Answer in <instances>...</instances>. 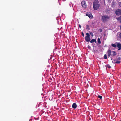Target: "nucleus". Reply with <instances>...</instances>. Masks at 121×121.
Here are the masks:
<instances>
[{"label":"nucleus","mask_w":121,"mask_h":121,"mask_svg":"<svg viewBox=\"0 0 121 121\" xmlns=\"http://www.w3.org/2000/svg\"><path fill=\"white\" fill-rule=\"evenodd\" d=\"M99 3V2L98 1L93 2V6L94 10H96L99 9L100 6Z\"/></svg>","instance_id":"obj_1"},{"label":"nucleus","mask_w":121,"mask_h":121,"mask_svg":"<svg viewBox=\"0 0 121 121\" xmlns=\"http://www.w3.org/2000/svg\"><path fill=\"white\" fill-rule=\"evenodd\" d=\"M109 19V17L106 15H103L101 17V20L103 22H106Z\"/></svg>","instance_id":"obj_2"},{"label":"nucleus","mask_w":121,"mask_h":121,"mask_svg":"<svg viewBox=\"0 0 121 121\" xmlns=\"http://www.w3.org/2000/svg\"><path fill=\"white\" fill-rule=\"evenodd\" d=\"M86 36H85V39L86 42H88L90 41L91 39L90 37V35L88 33L86 34Z\"/></svg>","instance_id":"obj_3"},{"label":"nucleus","mask_w":121,"mask_h":121,"mask_svg":"<svg viewBox=\"0 0 121 121\" xmlns=\"http://www.w3.org/2000/svg\"><path fill=\"white\" fill-rule=\"evenodd\" d=\"M81 4L83 8H86V4L85 1H82L81 3Z\"/></svg>","instance_id":"obj_4"},{"label":"nucleus","mask_w":121,"mask_h":121,"mask_svg":"<svg viewBox=\"0 0 121 121\" xmlns=\"http://www.w3.org/2000/svg\"><path fill=\"white\" fill-rule=\"evenodd\" d=\"M115 13L116 15L118 16H119L121 15V10L118 9L116 10L115 11Z\"/></svg>","instance_id":"obj_5"},{"label":"nucleus","mask_w":121,"mask_h":121,"mask_svg":"<svg viewBox=\"0 0 121 121\" xmlns=\"http://www.w3.org/2000/svg\"><path fill=\"white\" fill-rule=\"evenodd\" d=\"M86 16L89 17L90 18L92 19L93 17V16L90 12L86 13Z\"/></svg>","instance_id":"obj_6"},{"label":"nucleus","mask_w":121,"mask_h":121,"mask_svg":"<svg viewBox=\"0 0 121 121\" xmlns=\"http://www.w3.org/2000/svg\"><path fill=\"white\" fill-rule=\"evenodd\" d=\"M112 52H111V50L108 49L107 52V53H108V56L109 57L111 55H112L111 53Z\"/></svg>","instance_id":"obj_7"},{"label":"nucleus","mask_w":121,"mask_h":121,"mask_svg":"<svg viewBox=\"0 0 121 121\" xmlns=\"http://www.w3.org/2000/svg\"><path fill=\"white\" fill-rule=\"evenodd\" d=\"M117 46L118 48V50H119L121 49V44L120 43H118L117 44Z\"/></svg>","instance_id":"obj_8"},{"label":"nucleus","mask_w":121,"mask_h":121,"mask_svg":"<svg viewBox=\"0 0 121 121\" xmlns=\"http://www.w3.org/2000/svg\"><path fill=\"white\" fill-rule=\"evenodd\" d=\"M77 107V105L75 103H73L72 105V107L73 108L75 109Z\"/></svg>","instance_id":"obj_9"},{"label":"nucleus","mask_w":121,"mask_h":121,"mask_svg":"<svg viewBox=\"0 0 121 121\" xmlns=\"http://www.w3.org/2000/svg\"><path fill=\"white\" fill-rule=\"evenodd\" d=\"M96 39H92L90 41V42L91 43H92L94 42H95V43H96Z\"/></svg>","instance_id":"obj_10"},{"label":"nucleus","mask_w":121,"mask_h":121,"mask_svg":"<svg viewBox=\"0 0 121 121\" xmlns=\"http://www.w3.org/2000/svg\"><path fill=\"white\" fill-rule=\"evenodd\" d=\"M112 56H115L116 55V52L114 51H112Z\"/></svg>","instance_id":"obj_11"},{"label":"nucleus","mask_w":121,"mask_h":121,"mask_svg":"<svg viewBox=\"0 0 121 121\" xmlns=\"http://www.w3.org/2000/svg\"><path fill=\"white\" fill-rule=\"evenodd\" d=\"M116 19L117 20L119 21L121 23V16H120L119 17L117 18Z\"/></svg>","instance_id":"obj_12"},{"label":"nucleus","mask_w":121,"mask_h":121,"mask_svg":"<svg viewBox=\"0 0 121 121\" xmlns=\"http://www.w3.org/2000/svg\"><path fill=\"white\" fill-rule=\"evenodd\" d=\"M97 41L99 44H100L101 43V42L100 39L99 38H98L97 39Z\"/></svg>","instance_id":"obj_13"},{"label":"nucleus","mask_w":121,"mask_h":121,"mask_svg":"<svg viewBox=\"0 0 121 121\" xmlns=\"http://www.w3.org/2000/svg\"><path fill=\"white\" fill-rule=\"evenodd\" d=\"M111 45L112 47L114 48H116L117 47L116 45L115 44L113 43L112 44H111Z\"/></svg>","instance_id":"obj_14"},{"label":"nucleus","mask_w":121,"mask_h":121,"mask_svg":"<svg viewBox=\"0 0 121 121\" xmlns=\"http://www.w3.org/2000/svg\"><path fill=\"white\" fill-rule=\"evenodd\" d=\"M106 66L108 68H110L111 67L109 65H106Z\"/></svg>","instance_id":"obj_15"},{"label":"nucleus","mask_w":121,"mask_h":121,"mask_svg":"<svg viewBox=\"0 0 121 121\" xmlns=\"http://www.w3.org/2000/svg\"><path fill=\"white\" fill-rule=\"evenodd\" d=\"M104 58L105 59H107V56L106 54H105L104 55Z\"/></svg>","instance_id":"obj_16"},{"label":"nucleus","mask_w":121,"mask_h":121,"mask_svg":"<svg viewBox=\"0 0 121 121\" xmlns=\"http://www.w3.org/2000/svg\"><path fill=\"white\" fill-rule=\"evenodd\" d=\"M121 62V61H117L115 62L114 63H117V64H119V63H120Z\"/></svg>","instance_id":"obj_17"},{"label":"nucleus","mask_w":121,"mask_h":121,"mask_svg":"<svg viewBox=\"0 0 121 121\" xmlns=\"http://www.w3.org/2000/svg\"><path fill=\"white\" fill-rule=\"evenodd\" d=\"M117 60L119 61H120V60H121V57H118L117 58Z\"/></svg>","instance_id":"obj_18"},{"label":"nucleus","mask_w":121,"mask_h":121,"mask_svg":"<svg viewBox=\"0 0 121 121\" xmlns=\"http://www.w3.org/2000/svg\"><path fill=\"white\" fill-rule=\"evenodd\" d=\"M98 98H99L100 99H101L102 98V96L100 95H99L98 96Z\"/></svg>","instance_id":"obj_19"},{"label":"nucleus","mask_w":121,"mask_h":121,"mask_svg":"<svg viewBox=\"0 0 121 121\" xmlns=\"http://www.w3.org/2000/svg\"><path fill=\"white\" fill-rule=\"evenodd\" d=\"M90 35L92 36H93V34L91 32H90L89 33Z\"/></svg>","instance_id":"obj_20"},{"label":"nucleus","mask_w":121,"mask_h":121,"mask_svg":"<svg viewBox=\"0 0 121 121\" xmlns=\"http://www.w3.org/2000/svg\"><path fill=\"white\" fill-rule=\"evenodd\" d=\"M119 37V38L121 39V32L120 34Z\"/></svg>","instance_id":"obj_21"},{"label":"nucleus","mask_w":121,"mask_h":121,"mask_svg":"<svg viewBox=\"0 0 121 121\" xmlns=\"http://www.w3.org/2000/svg\"><path fill=\"white\" fill-rule=\"evenodd\" d=\"M119 5L120 6L121 8V2H120L119 3Z\"/></svg>","instance_id":"obj_22"},{"label":"nucleus","mask_w":121,"mask_h":121,"mask_svg":"<svg viewBox=\"0 0 121 121\" xmlns=\"http://www.w3.org/2000/svg\"><path fill=\"white\" fill-rule=\"evenodd\" d=\"M82 36H83V37H84V35L83 33L82 32Z\"/></svg>","instance_id":"obj_23"},{"label":"nucleus","mask_w":121,"mask_h":121,"mask_svg":"<svg viewBox=\"0 0 121 121\" xmlns=\"http://www.w3.org/2000/svg\"><path fill=\"white\" fill-rule=\"evenodd\" d=\"M88 27L89 28V26L88 25H86V28L87 29Z\"/></svg>","instance_id":"obj_24"},{"label":"nucleus","mask_w":121,"mask_h":121,"mask_svg":"<svg viewBox=\"0 0 121 121\" xmlns=\"http://www.w3.org/2000/svg\"><path fill=\"white\" fill-rule=\"evenodd\" d=\"M88 48H91V47L89 45H88Z\"/></svg>","instance_id":"obj_25"},{"label":"nucleus","mask_w":121,"mask_h":121,"mask_svg":"<svg viewBox=\"0 0 121 121\" xmlns=\"http://www.w3.org/2000/svg\"><path fill=\"white\" fill-rule=\"evenodd\" d=\"M79 27H80V28H81V26L80 25H79Z\"/></svg>","instance_id":"obj_26"},{"label":"nucleus","mask_w":121,"mask_h":121,"mask_svg":"<svg viewBox=\"0 0 121 121\" xmlns=\"http://www.w3.org/2000/svg\"><path fill=\"white\" fill-rule=\"evenodd\" d=\"M102 31V30L101 29L100 30V32H101Z\"/></svg>","instance_id":"obj_27"},{"label":"nucleus","mask_w":121,"mask_h":121,"mask_svg":"<svg viewBox=\"0 0 121 121\" xmlns=\"http://www.w3.org/2000/svg\"><path fill=\"white\" fill-rule=\"evenodd\" d=\"M107 0L108 1V2H109V1H110V0Z\"/></svg>","instance_id":"obj_28"},{"label":"nucleus","mask_w":121,"mask_h":121,"mask_svg":"<svg viewBox=\"0 0 121 121\" xmlns=\"http://www.w3.org/2000/svg\"><path fill=\"white\" fill-rule=\"evenodd\" d=\"M120 29H121V26H120Z\"/></svg>","instance_id":"obj_29"}]
</instances>
